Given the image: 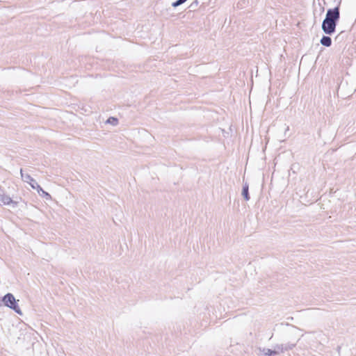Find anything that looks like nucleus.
<instances>
[{"mask_svg":"<svg viewBox=\"0 0 356 356\" xmlns=\"http://www.w3.org/2000/svg\"><path fill=\"white\" fill-rule=\"evenodd\" d=\"M242 195L246 201H248L250 198L249 195V185L247 182L243 185Z\"/></svg>","mask_w":356,"mask_h":356,"instance_id":"obj_6","label":"nucleus"},{"mask_svg":"<svg viewBox=\"0 0 356 356\" xmlns=\"http://www.w3.org/2000/svg\"><path fill=\"white\" fill-rule=\"evenodd\" d=\"M17 204L18 202L13 200L10 196L6 195L0 187V205H12L13 207H15Z\"/></svg>","mask_w":356,"mask_h":356,"instance_id":"obj_3","label":"nucleus"},{"mask_svg":"<svg viewBox=\"0 0 356 356\" xmlns=\"http://www.w3.org/2000/svg\"><path fill=\"white\" fill-rule=\"evenodd\" d=\"M274 352L275 355H278L280 353H284V344H276L274 346Z\"/></svg>","mask_w":356,"mask_h":356,"instance_id":"obj_9","label":"nucleus"},{"mask_svg":"<svg viewBox=\"0 0 356 356\" xmlns=\"http://www.w3.org/2000/svg\"><path fill=\"white\" fill-rule=\"evenodd\" d=\"M34 189H36L38 194L44 197V199H46L47 200H49L51 199V197L50 195V194L46 191H44L42 188L41 186L39 185V184H36V186Z\"/></svg>","mask_w":356,"mask_h":356,"instance_id":"obj_5","label":"nucleus"},{"mask_svg":"<svg viewBox=\"0 0 356 356\" xmlns=\"http://www.w3.org/2000/svg\"><path fill=\"white\" fill-rule=\"evenodd\" d=\"M2 301L5 306L13 309L17 314H18L19 315H22V312L20 309L15 298L14 297V296L12 293H6L3 297Z\"/></svg>","mask_w":356,"mask_h":356,"instance_id":"obj_2","label":"nucleus"},{"mask_svg":"<svg viewBox=\"0 0 356 356\" xmlns=\"http://www.w3.org/2000/svg\"><path fill=\"white\" fill-rule=\"evenodd\" d=\"M260 350L263 353V354L265 355V356H273V355H275V353L274 352V350H271V349H269V348H263V349H261L260 348Z\"/></svg>","mask_w":356,"mask_h":356,"instance_id":"obj_8","label":"nucleus"},{"mask_svg":"<svg viewBox=\"0 0 356 356\" xmlns=\"http://www.w3.org/2000/svg\"><path fill=\"white\" fill-rule=\"evenodd\" d=\"M106 122L115 126V125L118 124V120L117 118H114V117H110L107 120Z\"/></svg>","mask_w":356,"mask_h":356,"instance_id":"obj_11","label":"nucleus"},{"mask_svg":"<svg viewBox=\"0 0 356 356\" xmlns=\"http://www.w3.org/2000/svg\"><path fill=\"white\" fill-rule=\"evenodd\" d=\"M21 177L22 180L30 184L32 188H35L36 184H38L37 181L29 174H24L22 169L20 170Z\"/></svg>","mask_w":356,"mask_h":356,"instance_id":"obj_4","label":"nucleus"},{"mask_svg":"<svg viewBox=\"0 0 356 356\" xmlns=\"http://www.w3.org/2000/svg\"><path fill=\"white\" fill-rule=\"evenodd\" d=\"M340 3L341 1L334 8H330L327 10L325 17L321 25L322 30L325 34L331 35L335 32L337 24L340 19Z\"/></svg>","mask_w":356,"mask_h":356,"instance_id":"obj_1","label":"nucleus"},{"mask_svg":"<svg viewBox=\"0 0 356 356\" xmlns=\"http://www.w3.org/2000/svg\"><path fill=\"white\" fill-rule=\"evenodd\" d=\"M197 5H198V1H197V0H195L194 2H193V3L191 4L190 7H191V8H195Z\"/></svg>","mask_w":356,"mask_h":356,"instance_id":"obj_13","label":"nucleus"},{"mask_svg":"<svg viewBox=\"0 0 356 356\" xmlns=\"http://www.w3.org/2000/svg\"><path fill=\"white\" fill-rule=\"evenodd\" d=\"M321 44L326 47H329L332 44V39L330 36L323 35L320 41Z\"/></svg>","mask_w":356,"mask_h":356,"instance_id":"obj_7","label":"nucleus"},{"mask_svg":"<svg viewBox=\"0 0 356 356\" xmlns=\"http://www.w3.org/2000/svg\"><path fill=\"white\" fill-rule=\"evenodd\" d=\"M296 346V343H287L286 344H284V352L292 350Z\"/></svg>","mask_w":356,"mask_h":356,"instance_id":"obj_10","label":"nucleus"},{"mask_svg":"<svg viewBox=\"0 0 356 356\" xmlns=\"http://www.w3.org/2000/svg\"><path fill=\"white\" fill-rule=\"evenodd\" d=\"M181 6V4L179 3V1L177 0L176 1L173 2L172 3V6L174 7V8H177L178 6Z\"/></svg>","mask_w":356,"mask_h":356,"instance_id":"obj_12","label":"nucleus"}]
</instances>
